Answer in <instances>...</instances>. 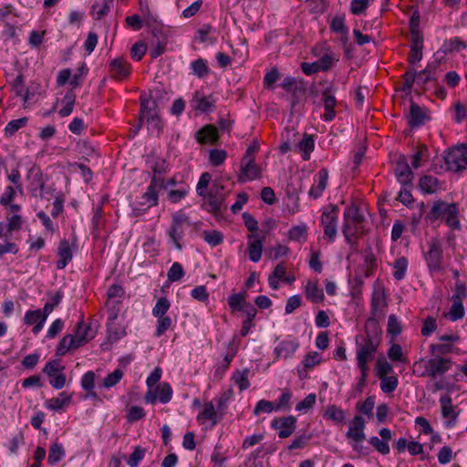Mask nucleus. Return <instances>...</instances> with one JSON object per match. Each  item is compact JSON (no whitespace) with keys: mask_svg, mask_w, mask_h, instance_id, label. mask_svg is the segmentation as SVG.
Returning <instances> with one entry per match:
<instances>
[{"mask_svg":"<svg viewBox=\"0 0 467 467\" xmlns=\"http://www.w3.org/2000/svg\"><path fill=\"white\" fill-rule=\"evenodd\" d=\"M380 297L375 294L371 299V316L368 318L365 324V336H361V340L368 339L374 343H380L381 329L378 318L383 317V313L379 310Z\"/></svg>","mask_w":467,"mask_h":467,"instance_id":"1","label":"nucleus"},{"mask_svg":"<svg viewBox=\"0 0 467 467\" xmlns=\"http://www.w3.org/2000/svg\"><path fill=\"white\" fill-rule=\"evenodd\" d=\"M124 295V289L119 285H112L109 286L108 290V301L107 306L109 308V317L108 323V330L110 337H113L114 339H118L120 337V334L115 332L111 328V323H113L119 314V304L120 303V299Z\"/></svg>","mask_w":467,"mask_h":467,"instance_id":"2","label":"nucleus"},{"mask_svg":"<svg viewBox=\"0 0 467 467\" xmlns=\"http://www.w3.org/2000/svg\"><path fill=\"white\" fill-rule=\"evenodd\" d=\"M166 189V185L154 183L150 181L146 192L141 196V202L132 206V213L135 216L144 213L149 208L157 206L159 203V190Z\"/></svg>","mask_w":467,"mask_h":467,"instance_id":"3","label":"nucleus"},{"mask_svg":"<svg viewBox=\"0 0 467 467\" xmlns=\"http://www.w3.org/2000/svg\"><path fill=\"white\" fill-rule=\"evenodd\" d=\"M428 251L424 253L428 270L431 274L441 272L444 259L441 243L438 238L433 237L428 242Z\"/></svg>","mask_w":467,"mask_h":467,"instance_id":"4","label":"nucleus"},{"mask_svg":"<svg viewBox=\"0 0 467 467\" xmlns=\"http://www.w3.org/2000/svg\"><path fill=\"white\" fill-rule=\"evenodd\" d=\"M357 344V364L360 370H366L368 363L374 358L379 344L372 340H361V336L356 337Z\"/></svg>","mask_w":467,"mask_h":467,"instance_id":"5","label":"nucleus"},{"mask_svg":"<svg viewBox=\"0 0 467 467\" xmlns=\"http://www.w3.org/2000/svg\"><path fill=\"white\" fill-rule=\"evenodd\" d=\"M448 171H462L467 168V146L462 144L450 150L444 156Z\"/></svg>","mask_w":467,"mask_h":467,"instance_id":"6","label":"nucleus"},{"mask_svg":"<svg viewBox=\"0 0 467 467\" xmlns=\"http://www.w3.org/2000/svg\"><path fill=\"white\" fill-rule=\"evenodd\" d=\"M190 225L191 223L189 221L188 215H186L182 210L174 213L171 217V224L168 231V234L171 239L174 246L178 250H182V244L180 241L183 237V225Z\"/></svg>","mask_w":467,"mask_h":467,"instance_id":"7","label":"nucleus"},{"mask_svg":"<svg viewBox=\"0 0 467 467\" xmlns=\"http://www.w3.org/2000/svg\"><path fill=\"white\" fill-rule=\"evenodd\" d=\"M325 87L322 91V101L325 108V114L323 115V119L325 121H332L336 117L335 107L337 105V99L335 97V93L337 91V88L333 84V82H328L325 80L324 82H320Z\"/></svg>","mask_w":467,"mask_h":467,"instance_id":"8","label":"nucleus"},{"mask_svg":"<svg viewBox=\"0 0 467 467\" xmlns=\"http://www.w3.org/2000/svg\"><path fill=\"white\" fill-rule=\"evenodd\" d=\"M339 209L335 204L329 206L322 213L321 224L324 226V234L330 242H334L337 236V214Z\"/></svg>","mask_w":467,"mask_h":467,"instance_id":"9","label":"nucleus"},{"mask_svg":"<svg viewBox=\"0 0 467 467\" xmlns=\"http://www.w3.org/2000/svg\"><path fill=\"white\" fill-rule=\"evenodd\" d=\"M364 221V215L357 205H351L345 209L343 225L348 224L351 226V231L358 233L360 236L368 233L363 226Z\"/></svg>","mask_w":467,"mask_h":467,"instance_id":"10","label":"nucleus"},{"mask_svg":"<svg viewBox=\"0 0 467 467\" xmlns=\"http://www.w3.org/2000/svg\"><path fill=\"white\" fill-rule=\"evenodd\" d=\"M337 60L332 54L326 53L317 61L313 63L303 62L300 67L306 75L310 76L319 71H328Z\"/></svg>","mask_w":467,"mask_h":467,"instance_id":"11","label":"nucleus"},{"mask_svg":"<svg viewBox=\"0 0 467 467\" xmlns=\"http://www.w3.org/2000/svg\"><path fill=\"white\" fill-rule=\"evenodd\" d=\"M452 365L451 358L434 357L428 360L423 376H429L432 379L438 375L447 372Z\"/></svg>","mask_w":467,"mask_h":467,"instance_id":"12","label":"nucleus"},{"mask_svg":"<svg viewBox=\"0 0 467 467\" xmlns=\"http://www.w3.org/2000/svg\"><path fill=\"white\" fill-rule=\"evenodd\" d=\"M172 397V389L167 382H162L156 386L155 389H149L145 395L147 403L154 404L157 400L161 403H168Z\"/></svg>","mask_w":467,"mask_h":467,"instance_id":"13","label":"nucleus"},{"mask_svg":"<svg viewBox=\"0 0 467 467\" xmlns=\"http://www.w3.org/2000/svg\"><path fill=\"white\" fill-rule=\"evenodd\" d=\"M271 427L275 430H279V438H288L296 430V418L291 415L287 417L275 418L271 421Z\"/></svg>","mask_w":467,"mask_h":467,"instance_id":"14","label":"nucleus"},{"mask_svg":"<svg viewBox=\"0 0 467 467\" xmlns=\"http://www.w3.org/2000/svg\"><path fill=\"white\" fill-rule=\"evenodd\" d=\"M261 177V169L255 163L254 158L251 157L245 162L241 161L240 173L238 175V181L244 182L247 181H253Z\"/></svg>","mask_w":467,"mask_h":467,"instance_id":"15","label":"nucleus"},{"mask_svg":"<svg viewBox=\"0 0 467 467\" xmlns=\"http://www.w3.org/2000/svg\"><path fill=\"white\" fill-rule=\"evenodd\" d=\"M441 415L445 421V427L451 428L456 424L459 413L455 411L452 406V400L449 394H443L440 398Z\"/></svg>","mask_w":467,"mask_h":467,"instance_id":"16","label":"nucleus"},{"mask_svg":"<svg viewBox=\"0 0 467 467\" xmlns=\"http://www.w3.org/2000/svg\"><path fill=\"white\" fill-rule=\"evenodd\" d=\"M364 429L365 420L361 416L356 415L349 424L346 436L353 441H363L366 439Z\"/></svg>","mask_w":467,"mask_h":467,"instance_id":"17","label":"nucleus"},{"mask_svg":"<svg viewBox=\"0 0 467 467\" xmlns=\"http://www.w3.org/2000/svg\"><path fill=\"white\" fill-rule=\"evenodd\" d=\"M410 113L408 116V124L411 129L419 128L425 123L429 117L424 109L420 108L412 99L410 100Z\"/></svg>","mask_w":467,"mask_h":467,"instance_id":"18","label":"nucleus"},{"mask_svg":"<svg viewBox=\"0 0 467 467\" xmlns=\"http://www.w3.org/2000/svg\"><path fill=\"white\" fill-rule=\"evenodd\" d=\"M109 71L114 78L121 80L130 74V67L122 57H117L110 61Z\"/></svg>","mask_w":467,"mask_h":467,"instance_id":"19","label":"nucleus"},{"mask_svg":"<svg viewBox=\"0 0 467 467\" xmlns=\"http://www.w3.org/2000/svg\"><path fill=\"white\" fill-rule=\"evenodd\" d=\"M29 181V188L32 195H36V191H44L45 182L43 180V173L38 167L33 165L26 175Z\"/></svg>","mask_w":467,"mask_h":467,"instance_id":"20","label":"nucleus"},{"mask_svg":"<svg viewBox=\"0 0 467 467\" xmlns=\"http://www.w3.org/2000/svg\"><path fill=\"white\" fill-rule=\"evenodd\" d=\"M195 139L201 144H216L219 140L218 130L213 125H206L195 133Z\"/></svg>","mask_w":467,"mask_h":467,"instance_id":"21","label":"nucleus"},{"mask_svg":"<svg viewBox=\"0 0 467 467\" xmlns=\"http://www.w3.org/2000/svg\"><path fill=\"white\" fill-rule=\"evenodd\" d=\"M152 175L150 181L154 183L165 185L164 174L168 171V163L164 159L155 158L150 166Z\"/></svg>","mask_w":467,"mask_h":467,"instance_id":"22","label":"nucleus"},{"mask_svg":"<svg viewBox=\"0 0 467 467\" xmlns=\"http://www.w3.org/2000/svg\"><path fill=\"white\" fill-rule=\"evenodd\" d=\"M248 252L249 258L252 262H258L261 259L263 253V241L265 239V235L259 238L256 234H250L248 236Z\"/></svg>","mask_w":467,"mask_h":467,"instance_id":"23","label":"nucleus"},{"mask_svg":"<svg viewBox=\"0 0 467 467\" xmlns=\"http://www.w3.org/2000/svg\"><path fill=\"white\" fill-rule=\"evenodd\" d=\"M57 255L59 259L57 262V269H64L72 260L73 253L70 248L69 242L66 239L60 241L57 247Z\"/></svg>","mask_w":467,"mask_h":467,"instance_id":"24","label":"nucleus"},{"mask_svg":"<svg viewBox=\"0 0 467 467\" xmlns=\"http://www.w3.org/2000/svg\"><path fill=\"white\" fill-rule=\"evenodd\" d=\"M299 347L297 340H283L275 348L276 358H288L294 355Z\"/></svg>","mask_w":467,"mask_h":467,"instance_id":"25","label":"nucleus"},{"mask_svg":"<svg viewBox=\"0 0 467 467\" xmlns=\"http://www.w3.org/2000/svg\"><path fill=\"white\" fill-rule=\"evenodd\" d=\"M192 101L195 103L194 108L202 112H210L214 108L215 100L213 96H204L199 91H196L193 95Z\"/></svg>","mask_w":467,"mask_h":467,"instance_id":"26","label":"nucleus"},{"mask_svg":"<svg viewBox=\"0 0 467 467\" xmlns=\"http://www.w3.org/2000/svg\"><path fill=\"white\" fill-rule=\"evenodd\" d=\"M314 138L312 135H308L306 133L304 134L303 139L296 145L298 152L305 161H308L310 159V154L314 150Z\"/></svg>","mask_w":467,"mask_h":467,"instance_id":"27","label":"nucleus"},{"mask_svg":"<svg viewBox=\"0 0 467 467\" xmlns=\"http://www.w3.org/2000/svg\"><path fill=\"white\" fill-rule=\"evenodd\" d=\"M71 402V394L66 391L59 393L58 397L49 399L46 401V407L50 410H59Z\"/></svg>","mask_w":467,"mask_h":467,"instance_id":"28","label":"nucleus"},{"mask_svg":"<svg viewBox=\"0 0 467 467\" xmlns=\"http://www.w3.org/2000/svg\"><path fill=\"white\" fill-rule=\"evenodd\" d=\"M281 87L286 90L292 92L294 95L301 94L306 91V87L302 80H297L294 77L287 76L284 78Z\"/></svg>","mask_w":467,"mask_h":467,"instance_id":"29","label":"nucleus"},{"mask_svg":"<svg viewBox=\"0 0 467 467\" xmlns=\"http://www.w3.org/2000/svg\"><path fill=\"white\" fill-rule=\"evenodd\" d=\"M445 215H447L445 223L449 227L455 229V230L461 229V223L458 218V215H459L458 203H455V202L450 203L447 208V212H446Z\"/></svg>","mask_w":467,"mask_h":467,"instance_id":"30","label":"nucleus"},{"mask_svg":"<svg viewBox=\"0 0 467 467\" xmlns=\"http://www.w3.org/2000/svg\"><path fill=\"white\" fill-rule=\"evenodd\" d=\"M439 180L431 175H423L420 178L419 187L424 193H434L439 186Z\"/></svg>","mask_w":467,"mask_h":467,"instance_id":"31","label":"nucleus"},{"mask_svg":"<svg viewBox=\"0 0 467 467\" xmlns=\"http://www.w3.org/2000/svg\"><path fill=\"white\" fill-rule=\"evenodd\" d=\"M306 296L313 303H320L325 297L323 290L318 287L317 283L311 281H308L306 285Z\"/></svg>","mask_w":467,"mask_h":467,"instance_id":"32","label":"nucleus"},{"mask_svg":"<svg viewBox=\"0 0 467 467\" xmlns=\"http://www.w3.org/2000/svg\"><path fill=\"white\" fill-rule=\"evenodd\" d=\"M65 454L62 444L55 442L49 448L47 462L50 465H56L64 458Z\"/></svg>","mask_w":467,"mask_h":467,"instance_id":"33","label":"nucleus"},{"mask_svg":"<svg viewBox=\"0 0 467 467\" xmlns=\"http://www.w3.org/2000/svg\"><path fill=\"white\" fill-rule=\"evenodd\" d=\"M466 48V44L461 40L460 37L455 36L450 38L449 40H445L441 47V51L443 53H451L452 51H461Z\"/></svg>","mask_w":467,"mask_h":467,"instance_id":"34","label":"nucleus"},{"mask_svg":"<svg viewBox=\"0 0 467 467\" xmlns=\"http://www.w3.org/2000/svg\"><path fill=\"white\" fill-rule=\"evenodd\" d=\"M190 67L192 70V73L199 78H203L210 73L207 60L202 57L192 61Z\"/></svg>","mask_w":467,"mask_h":467,"instance_id":"35","label":"nucleus"},{"mask_svg":"<svg viewBox=\"0 0 467 467\" xmlns=\"http://www.w3.org/2000/svg\"><path fill=\"white\" fill-rule=\"evenodd\" d=\"M449 204L450 203H447L441 200L434 202L431 211L426 215V218L431 221H435L439 219L441 215H445Z\"/></svg>","mask_w":467,"mask_h":467,"instance_id":"36","label":"nucleus"},{"mask_svg":"<svg viewBox=\"0 0 467 467\" xmlns=\"http://www.w3.org/2000/svg\"><path fill=\"white\" fill-rule=\"evenodd\" d=\"M140 115L144 117L145 113H148L149 115L152 114V113H156L155 110L158 106L157 102L155 100H151L150 98L148 97L145 92L141 93V95L140 97Z\"/></svg>","mask_w":467,"mask_h":467,"instance_id":"37","label":"nucleus"},{"mask_svg":"<svg viewBox=\"0 0 467 467\" xmlns=\"http://www.w3.org/2000/svg\"><path fill=\"white\" fill-rule=\"evenodd\" d=\"M409 261L405 256L399 257L395 260L393 267L395 269L393 276L396 280L400 281L405 277L408 269Z\"/></svg>","mask_w":467,"mask_h":467,"instance_id":"38","label":"nucleus"},{"mask_svg":"<svg viewBox=\"0 0 467 467\" xmlns=\"http://www.w3.org/2000/svg\"><path fill=\"white\" fill-rule=\"evenodd\" d=\"M245 295L246 292H241L238 294H234L228 298L229 306L233 311H241L244 309L245 306Z\"/></svg>","mask_w":467,"mask_h":467,"instance_id":"39","label":"nucleus"},{"mask_svg":"<svg viewBox=\"0 0 467 467\" xmlns=\"http://www.w3.org/2000/svg\"><path fill=\"white\" fill-rule=\"evenodd\" d=\"M325 416L337 423H342L346 419L345 411L336 405L327 406Z\"/></svg>","mask_w":467,"mask_h":467,"instance_id":"40","label":"nucleus"},{"mask_svg":"<svg viewBox=\"0 0 467 467\" xmlns=\"http://www.w3.org/2000/svg\"><path fill=\"white\" fill-rule=\"evenodd\" d=\"M201 419L212 420V426L216 425L217 413H216V410L214 409L213 402L205 403L204 409L197 417L198 420H200Z\"/></svg>","mask_w":467,"mask_h":467,"instance_id":"41","label":"nucleus"},{"mask_svg":"<svg viewBox=\"0 0 467 467\" xmlns=\"http://www.w3.org/2000/svg\"><path fill=\"white\" fill-rule=\"evenodd\" d=\"M365 253H366V255H365V259H364V264L367 268L365 276L368 277L370 275L373 274L374 270L377 267V259H376L375 254H373L371 247H368L365 250Z\"/></svg>","mask_w":467,"mask_h":467,"instance_id":"42","label":"nucleus"},{"mask_svg":"<svg viewBox=\"0 0 467 467\" xmlns=\"http://www.w3.org/2000/svg\"><path fill=\"white\" fill-rule=\"evenodd\" d=\"M437 67H438V63H429L426 67L421 70L420 72L418 73L419 76L420 75H425L426 77L422 79L419 78L418 79V83L420 84H422V85H425L426 83L430 82V81H433V80H436V78L434 77V74L437 70Z\"/></svg>","mask_w":467,"mask_h":467,"instance_id":"43","label":"nucleus"},{"mask_svg":"<svg viewBox=\"0 0 467 467\" xmlns=\"http://www.w3.org/2000/svg\"><path fill=\"white\" fill-rule=\"evenodd\" d=\"M330 29L335 33H339L346 36L348 34V28L345 25V19L342 16H336L332 18Z\"/></svg>","mask_w":467,"mask_h":467,"instance_id":"44","label":"nucleus"},{"mask_svg":"<svg viewBox=\"0 0 467 467\" xmlns=\"http://www.w3.org/2000/svg\"><path fill=\"white\" fill-rule=\"evenodd\" d=\"M429 150L426 145H420L418 150L412 155L411 165L414 169H418L420 166L421 161H427Z\"/></svg>","mask_w":467,"mask_h":467,"instance_id":"45","label":"nucleus"},{"mask_svg":"<svg viewBox=\"0 0 467 467\" xmlns=\"http://www.w3.org/2000/svg\"><path fill=\"white\" fill-rule=\"evenodd\" d=\"M203 239L212 246L219 245L223 241V234L217 230L204 231Z\"/></svg>","mask_w":467,"mask_h":467,"instance_id":"46","label":"nucleus"},{"mask_svg":"<svg viewBox=\"0 0 467 467\" xmlns=\"http://www.w3.org/2000/svg\"><path fill=\"white\" fill-rule=\"evenodd\" d=\"M398 378L395 376L380 378V389L384 393H391L398 387Z\"/></svg>","mask_w":467,"mask_h":467,"instance_id":"47","label":"nucleus"},{"mask_svg":"<svg viewBox=\"0 0 467 467\" xmlns=\"http://www.w3.org/2000/svg\"><path fill=\"white\" fill-rule=\"evenodd\" d=\"M227 152L224 150L213 149L209 151V161L213 166H219L224 162Z\"/></svg>","mask_w":467,"mask_h":467,"instance_id":"48","label":"nucleus"},{"mask_svg":"<svg viewBox=\"0 0 467 467\" xmlns=\"http://www.w3.org/2000/svg\"><path fill=\"white\" fill-rule=\"evenodd\" d=\"M170 308V302L166 297L158 299L155 306L152 309V314L156 317H165Z\"/></svg>","mask_w":467,"mask_h":467,"instance_id":"49","label":"nucleus"},{"mask_svg":"<svg viewBox=\"0 0 467 467\" xmlns=\"http://www.w3.org/2000/svg\"><path fill=\"white\" fill-rule=\"evenodd\" d=\"M146 450L140 446H136L133 452L130 455L127 463L130 467H138L140 462L144 458Z\"/></svg>","mask_w":467,"mask_h":467,"instance_id":"50","label":"nucleus"},{"mask_svg":"<svg viewBox=\"0 0 467 467\" xmlns=\"http://www.w3.org/2000/svg\"><path fill=\"white\" fill-rule=\"evenodd\" d=\"M73 336L68 334L62 337L60 340L56 354L57 356H64L68 350L73 349Z\"/></svg>","mask_w":467,"mask_h":467,"instance_id":"51","label":"nucleus"},{"mask_svg":"<svg viewBox=\"0 0 467 467\" xmlns=\"http://www.w3.org/2000/svg\"><path fill=\"white\" fill-rule=\"evenodd\" d=\"M26 123L27 118L26 117L9 121L5 129V134L9 136L14 135L19 129L26 126Z\"/></svg>","mask_w":467,"mask_h":467,"instance_id":"52","label":"nucleus"},{"mask_svg":"<svg viewBox=\"0 0 467 467\" xmlns=\"http://www.w3.org/2000/svg\"><path fill=\"white\" fill-rule=\"evenodd\" d=\"M212 176L209 172H203L202 173L199 182L196 186V192L199 196L205 197L206 196V190L209 186V183L211 182Z\"/></svg>","mask_w":467,"mask_h":467,"instance_id":"53","label":"nucleus"},{"mask_svg":"<svg viewBox=\"0 0 467 467\" xmlns=\"http://www.w3.org/2000/svg\"><path fill=\"white\" fill-rule=\"evenodd\" d=\"M248 369H244V371H238L234 375L233 379L238 385L240 391H243L250 387V382L248 379Z\"/></svg>","mask_w":467,"mask_h":467,"instance_id":"54","label":"nucleus"},{"mask_svg":"<svg viewBox=\"0 0 467 467\" xmlns=\"http://www.w3.org/2000/svg\"><path fill=\"white\" fill-rule=\"evenodd\" d=\"M189 191H190V187L188 185L182 186L181 188L176 189V190H171L168 192V199L172 203H177L189 193Z\"/></svg>","mask_w":467,"mask_h":467,"instance_id":"55","label":"nucleus"},{"mask_svg":"<svg viewBox=\"0 0 467 467\" xmlns=\"http://www.w3.org/2000/svg\"><path fill=\"white\" fill-rule=\"evenodd\" d=\"M448 315L451 321H457L462 318L464 317V306L462 302L453 301Z\"/></svg>","mask_w":467,"mask_h":467,"instance_id":"56","label":"nucleus"},{"mask_svg":"<svg viewBox=\"0 0 467 467\" xmlns=\"http://www.w3.org/2000/svg\"><path fill=\"white\" fill-rule=\"evenodd\" d=\"M90 327H85L84 334L73 336V349H77L84 346L89 339L93 338V335H89Z\"/></svg>","mask_w":467,"mask_h":467,"instance_id":"57","label":"nucleus"},{"mask_svg":"<svg viewBox=\"0 0 467 467\" xmlns=\"http://www.w3.org/2000/svg\"><path fill=\"white\" fill-rule=\"evenodd\" d=\"M168 279L171 282H176L182 279L184 275V270L180 263H173L168 271Z\"/></svg>","mask_w":467,"mask_h":467,"instance_id":"58","label":"nucleus"},{"mask_svg":"<svg viewBox=\"0 0 467 467\" xmlns=\"http://www.w3.org/2000/svg\"><path fill=\"white\" fill-rule=\"evenodd\" d=\"M123 377V372L121 369L117 368L113 372L108 374V376L104 379L102 386L104 388H111L115 386Z\"/></svg>","mask_w":467,"mask_h":467,"instance_id":"59","label":"nucleus"},{"mask_svg":"<svg viewBox=\"0 0 467 467\" xmlns=\"http://www.w3.org/2000/svg\"><path fill=\"white\" fill-rule=\"evenodd\" d=\"M292 398V392L290 389H285L279 397L276 402H275V410H281L283 409L288 410L290 408V400Z\"/></svg>","mask_w":467,"mask_h":467,"instance_id":"60","label":"nucleus"},{"mask_svg":"<svg viewBox=\"0 0 467 467\" xmlns=\"http://www.w3.org/2000/svg\"><path fill=\"white\" fill-rule=\"evenodd\" d=\"M387 332L392 337H397L401 332V325L397 317L393 314L389 317Z\"/></svg>","mask_w":467,"mask_h":467,"instance_id":"61","label":"nucleus"},{"mask_svg":"<svg viewBox=\"0 0 467 467\" xmlns=\"http://www.w3.org/2000/svg\"><path fill=\"white\" fill-rule=\"evenodd\" d=\"M412 188L413 187H401L397 197V200L407 207H409L414 202L413 196L411 194Z\"/></svg>","mask_w":467,"mask_h":467,"instance_id":"62","label":"nucleus"},{"mask_svg":"<svg viewBox=\"0 0 467 467\" xmlns=\"http://www.w3.org/2000/svg\"><path fill=\"white\" fill-rule=\"evenodd\" d=\"M369 443L382 455L389 453V443L377 436H373L369 439Z\"/></svg>","mask_w":467,"mask_h":467,"instance_id":"63","label":"nucleus"},{"mask_svg":"<svg viewBox=\"0 0 467 467\" xmlns=\"http://www.w3.org/2000/svg\"><path fill=\"white\" fill-rule=\"evenodd\" d=\"M147 51V46L144 42L135 43L130 49V56L135 61H140Z\"/></svg>","mask_w":467,"mask_h":467,"instance_id":"64","label":"nucleus"}]
</instances>
